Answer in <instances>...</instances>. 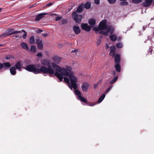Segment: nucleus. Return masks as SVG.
Wrapping results in <instances>:
<instances>
[{
  "label": "nucleus",
  "mask_w": 154,
  "mask_h": 154,
  "mask_svg": "<svg viewBox=\"0 0 154 154\" xmlns=\"http://www.w3.org/2000/svg\"><path fill=\"white\" fill-rule=\"evenodd\" d=\"M51 65L54 69L56 71L54 74L58 78L60 82L62 81L63 76L69 77L70 75L73 74L70 66H66V68H61L54 63H52Z\"/></svg>",
  "instance_id": "nucleus-1"
},
{
  "label": "nucleus",
  "mask_w": 154,
  "mask_h": 154,
  "mask_svg": "<svg viewBox=\"0 0 154 154\" xmlns=\"http://www.w3.org/2000/svg\"><path fill=\"white\" fill-rule=\"evenodd\" d=\"M25 69L29 72H32L35 74H38L42 72L45 74H48L53 75L54 71L52 69L51 66L48 67V69L46 66H42L40 69L36 68V66L34 64L28 65L25 68Z\"/></svg>",
  "instance_id": "nucleus-2"
},
{
  "label": "nucleus",
  "mask_w": 154,
  "mask_h": 154,
  "mask_svg": "<svg viewBox=\"0 0 154 154\" xmlns=\"http://www.w3.org/2000/svg\"><path fill=\"white\" fill-rule=\"evenodd\" d=\"M71 85L73 86L74 89L75 90L77 88L76 82L78 81V79L73 75V74L70 75L69 76Z\"/></svg>",
  "instance_id": "nucleus-3"
},
{
  "label": "nucleus",
  "mask_w": 154,
  "mask_h": 154,
  "mask_svg": "<svg viewBox=\"0 0 154 154\" xmlns=\"http://www.w3.org/2000/svg\"><path fill=\"white\" fill-rule=\"evenodd\" d=\"M72 17L74 18L75 22L77 23L80 22L82 18V16L81 14H78L76 12H73L72 14Z\"/></svg>",
  "instance_id": "nucleus-4"
},
{
  "label": "nucleus",
  "mask_w": 154,
  "mask_h": 154,
  "mask_svg": "<svg viewBox=\"0 0 154 154\" xmlns=\"http://www.w3.org/2000/svg\"><path fill=\"white\" fill-rule=\"evenodd\" d=\"M75 94L76 95H78L79 99L81 101L84 103L87 102V100L81 95V93L80 91L78 90H75Z\"/></svg>",
  "instance_id": "nucleus-5"
},
{
  "label": "nucleus",
  "mask_w": 154,
  "mask_h": 154,
  "mask_svg": "<svg viewBox=\"0 0 154 154\" xmlns=\"http://www.w3.org/2000/svg\"><path fill=\"white\" fill-rule=\"evenodd\" d=\"M21 32V31H15L14 32H11L9 33H8L7 32L6 33H4L2 34H1L0 35V38L1 37H7L8 36L14 34H17V33H20Z\"/></svg>",
  "instance_id": "nucleus-6"
},
{
  "label": "nucleus",
  "mask_w": 154,
  "mask_h": 154,
  "mask_svg": "<svg viewBox=\"0 0 154 154\" xmlns=\"http://www.w3.org/2000/svg\"><path fill=\"white\" fill-rule=\"evenodd\" d=\"M106 20H104L101 21L99 24V28L100 30H104L106 29L107 26Z\"/></svg>",
  "instance_id": "nucleus-7"
},
{
  "label": "nucleus",
  "mask_w": 154,
  "mask_h": 154,
  "mask_svg": "<svg viewBox=\"0 0 154 154\" xmlns=\"http://www.w3.org/2000/svg\"><path fill=\"white\" fill-rule=\"evenodd\" d=\"M82 29L87 32H89L91 30V27L88 25L87 23H83L81 25Z\"/></svg>",
  "instance_id": "nucleus-8"
},
{
  "label": "nucleus",
  "mask_w": 154,
  "mask_h": 154,
  "mask_svg": "<svg viewBox=\"0 0 154 154\" xmlns=\"http://www.w3.org/2000/svg\"><path fill=\"white\" fill-rule=\"evenodd\" d=\"M153 0H145V1L142 3V6L144 7H147L150 6Z\"/></svg>",
  "instance_id": "nucleus-9"
},
{
  "label": "nucleus",
  "mask_w": 154,
  "mask_h": 154,
  "mask_svg": "<svg viewBox=\"0 0 154 154\" xmlns=\"http://www.w3.org/2000/svg\"><path fill=\"white\" fill-rule=\"evenodd\" d=\"M36 43L37 44V47L39 49H42L43 48V41L40 40L39 39H36Z\"/></svg>",
  "instance_id": "nucleus-10"
},
{
  "label": "nucleus",
  "mask_w": 154,
  "mask_h": 154,
  "mask_svg": "<svg viewBox=\"0 0 154 154\" xmlns=\"http://www.w3.org/2000/svg\"><path fill=\"white\" fill-rule=\"evenodd\" d=\"M48 14L47 13H42L39 14L36 17L35 20L38 21L44 17L45 15Z\"/></svg>",
  "instance_id": "nucleus-11"
},
{
  "label": "nucleus",
  "mask_w": 154,
  "mask_h": 154,
  "mask_svg": "<svg viewBox=\"0 0 154 154\" xmlns=\"http://www.w3.org/2000/svg\"><path fill=\"white\" fill-rule=\"evenodd\" d=\"M83 9V3H82L79 5L77 7L76 10L74 12H76V13H81Z\"/></svg>",
  "instance_id": "nucleus-12"
},
{
  "label": "nucleus",
  "mask_w": 154,
  "mask_h": 154,
  "mask_svg": "<svg viewBox=\"0 0 154 154\" xmlns=\"http://www.w3.org/2000/svg\"><path fill=\"white\" fill-rule=\"evenodd\" d=\"M106 32L108 33L109 32L110 34H112L113 33L114 31V29L111 26H106Z\"/></svg>",
  "instance_id": "nucleus-13"
},
{
  "label": "nucleus",
  "mask_w": 154,
  "mask_h": 154,
  "mask_svg": "<svg viewBox=\"0 0 154 154\" xmlns=\"http://www.w3.org/2000/svg\"><path fill=\"white\" fill-rule=\"evenodd\" d=\"M89 87L88 84L87 82L84 83L82 86V88L84 91H86Z\"/></svg>",
  "instance_id": "nucleus-14"
},
{
  "label": "nucleus",
  "mask_w": 154,
  "mask_h": 154,
  "mask_svg": "<svg viewBox=\"0 0 154 154\" xmlns=\"http://www.w3.org/2000/svg\"><path fill=\"white\" fill-rule=\"evenodd\" d=\"M154 37V28L149 32L147 39L151 40Z\"/></svg>",
  "instance_id": "nucleus-15"
},
{
  "label": "nucleus",
  "mask_w": 154,
  "mask_h": 154,
  "mask_svg": "<svg viewBox=\"0 0 154 154\" xmlns=\"http://www.w3.org/2000/svg\"><path fill=\"white\" fill-rule=\"evenodd\" d=\"M52 59L56 63L59 64L61 61V58L57 56H55L53 57Z\"/></svg>",
  "instance_id": "nucleus-16"
},
{
  "label": "nucleus",
  "mask_w": 154,
  "mask_h": 154,
  "mask_svg": "<svg viewBox=\"0 0 154 154\" xmlns=\"http://www.w3.org/2000/svg\"><path fill=\"white\" fill-rule=\"evenodd\" d=\"M73 30L76 34H78L81 32V30L79 26H75L73 27Z\"/></svg>",
  "instance_id": "nucleus-17"
},
{
  "label": "nucleus",
  "mask_w": 154,
  "mask_h": 154,
  "mask_svg": "<svg viewBox=\"0 0 154 154\" xmlns=\"http://www.w3.org/2000/svg\"><path fill=\"white\" fill-rule=\"evenodd\" d=\"M15 66V68L17 69H18L19 71H21V68L22 66V64L21 62L18 61L17 62Z\"/></svg>",
  "instance_id": "nucleus-18"
},
{
  "label": "nucleus",
  "mask_w": 154,
  "mask_h": 154,
  "mask_svg": "<svg viewBox=\"0 0 154 154\" xmlns=\"http://www.w3.org/2000/svg\"><path fill=\"white\" fill-rule=\"evenodd\" d=\"M120 56L118 54H116L115 56V60L116 63H119L120 61Z\"/></svg>",
  "instance_id": "nucleus-19"
},
{
  "label": "nucleus",
  "mask_w": 154,
  "mask_h": 154,
  "mask_svg": "<svg viewBox=\"0 0 154 154\" xmlns=\"http://www.w3.org/2000/svg\"><path fill=\"white\" fill-rule=\"evenodd\" d=\"M20 45L22 48L25 49L27 51H28L29 50V48L27 45L24 42H22L20 44Z\"/></svg>",
  "instance_id": "nucleus-20"
},
{
  "label": "nucleus",
  "mask_w": 154,
  "mask_h": 154,
  "mask_svg": "<svg viewBox=\"0 0 154 154\" xmlns=\"http://www.w3.org/2000/svg\"><path fill=\"white\" fill-rule=\"evenodd\" d=\"M91 6V3L89 2H87L85 4H83V7L86 9H89Z\"/></svg>",
  "instance_id": "nucleus-21"
},
{
  "label": "nucleus",
  "mask_w": 154,
  "mask_h": 154,
  "mask_svg": "<svg viewBox=\"0 0 154 154\" xmlns=\"http://www.w3.org/2000/svg\"><path fill=\"white\" fill-rule=\"evenodd\" d=\"M41 63L43 65H44L46 66H50V65H49L50 63V61H49V60H44L42 61ZM48 68H47V69H48Z\"/></svg>",
  "instance_id": "nucleus-22"
},
{
  "label": "nucleus",
  "mask_w": 154,
  "mask_h": 154,
  "mask_svg": "<svg viewBox=\"0 0 154 154\" xmlns=\"http://www.w3.org/2000/svg\"><path fill=\"white\" fill-rule=\"evenodd\" d=\"M11 73L13 75H15L16 73L15 68L14 67H11L10 69Z\"/></svg>",
  "instance_id": "nucleus-23"
},
{
  "label": "nucleus",
  "mask_w": 154,
  "mask_h": 154,
  "mask_svg": "<svg viewBox=\"0 0 154 154\" xmlns=\"http://www.w3.org/2000/svg\"><path fill=\"white\" fill-rule=\"evenodd\" d=\"M115 68L117 72H120L121 71V67L119 63H116L115 65Z\"/></svg>",
  "instance_id": "nucleus-24"
},
{
  "label": "nucleus",
  "mask_w": 154,
  "mask_h": 154,
  "mask_svg": "<svg viewBox=\"0 0 154 154\" xmlns=\"http://www.w3.org/2000/svg\"><path fill=\"white\" fill-rule=\"evenodd\" d=\"M29 43L30 44H34L35 43L34 36L33 35L31 36L29 38Z\"/></svg>",
  "instance_id": "nucleus-25"
},
{
  "label": "nucleus",
  "mask_w": 154,
  "mask_h": 154,
  "mask_svg": "<svg viewBox=\"0 0 154 154\" xmlns=\"http://www.w3.org/2000/svg\"><path fill=\"white\" fill-rule=\"evenodd\" d=\"M109 38L112 42L115 41L117 39V36L115 35H111L109 36Z\"/></svg>",
  "instance_id": "nucleus-26"
},
{
  "label": "nucleus",
  "mask_w": 154,
  "mask_h": 154,
  "mask_svg": "<svg viewBox=\"0 0 154 154\" xmlns=\"http://www.w3.org/2000/svg\"><path fill=\"white\" fill-rule=\"evenodd\" d=\"M3 67H4L5 69L8 68L11 66L10 63L9 62H6L2 64Z\"/></svg>",
  "instance_id": "nucleus-27"
},
{
  "label": "nucleus",
  "mask_w": 154,
  "mask_h": 154,
  "mask_svg": "<svg viewBox=\"0 0 154 154\" xmlns=\"http://www.w3.org/2000/svg\"><path fill=\"white\" fill-rule=\"evenodd\" d=\"M105 97V94H103L100 97L98 100V103H101L104 99Z\"/></svg>",
  "instance_id": "nucleus-28"
},
{
  "label": "nucleus",
  "mask_w": 154,
  "mask_h": 154,
  "mask_svg": "<svg viewBox=\"0 0 154 154\" xmlns=\"http://www.w3.org/2000/svg\"><path fill=\"white\" fill-rule=\"evenodd\" d=\"M118 79V76H117L114 77L113 79L109 82L110 84H112L115 83L117 80Z\"/></svg>",
  "instance_id": "nucleus-29"
},
{
  "label": "nucleus",
  "mask_w": 154,
  "mask_h": 154,
  "mask_svg": "<svg viewBox=\"0 0 154 154\" xmlns=\"http://www.w3.org/2000/svg\"><path fill=\"white\" fill-rule=\"evenodd\" d=\"M88 23L91 25H94L95 24L96 22L95 20L91 19L88 21Z\"/></svg>",
  "instance_id": "nucleus-30"
},
{
  "label": "nucleus",
  "mask_w": 154,
  "mask_h": 154,
  "mask_svg": "<svg viewBox=\"0 0 154 154\" xmlns=\"http://www.w3.org/2000/svg\"><path fill=\"white\" fill-rule=\"evenodd\" d=\"M30 50L32 52L35 53L36 51V48L35 45H32L31 46Z\"/></svg>",
  "instance_id": "nucleus-31"
},
{
  "label": "nucleus",
  "mask_w": 154,
  "mask_h": 154,
  "mask_svg": "<svg viewBox=\"0 0 154 154\" xmlns=\"http://www.w3.org/2000/svg\"><path fill=\"white\" fill-rule=\"evenodd\" d=\"M67 23L66 20L64 19H62L60 21H59V23L60 24L62 25L66 23Z\"/></svg>",
  "instance_id": "nucleus-32"
},
{
  "label": "nucleus",
  "mask_w": 154,
  "mask_h": 154,
  "mask_svg": "<svg viewBox=\"0 0 154 154\" xmlns=\"http://www.w3.org/2000/svg\"><path fill=\"white\" fill-rule=\"evenodd\" d=\"M109 55L110 56H112V57H114L116 55L115 51H110Z\"/></svg>",
  "instance_id": "nucleus-33"
},
{
  "label": "nucleus",
  "mask_w": 154,
  "mask_h": 154,
  "mask_svg": "<svg viewBox=\"0 0 154 154\" xmlns=\"http://www.w3.org/2000/svg\"><path fill=\"white\" fill-rule=\"evenodd\" d=\"M132 2L134 4H138L142 2V0H132Z\"/></svg>",
  "instance_id": "nucleus-34"
},
{
  "label": "nucleus",
  "mask_w": 154,
  "mask_h": 154,
  "mask_svg": "<svg viewBox=\"0 0 154 154\" xmlns=\"http://www.w3.org/2000/svg\"><path fill=\"white\" fill-rule=\"evenodd\" d=\"M116 47L118 48H121L122 47V45L121 43L119 42L116 44Z\"/></svg>",
  "instance_id": "nucleus-35"
},
{
  "label": "nucleus",
  "mask_w": 154,
  "mask_h": 154,
  "mask_svg": "<svg viewBox=\"0 0 154 154\" xmlns=\"http://www.w3.org/2000/svg\"><path fill=\"white\" fill-rule=\"evenodd\" d=\"M128 3L127 2L124 1L123 2H121L120 3V4L121 6L127 5H128Z\"/></svg>",
  "instance_id": "nucleus-36"
},
{
  "label": "nucleus",
  "mask_w": 154,
  "mask_h": 154,
  "mask_svg": "<svg viewBox=\"0 0 154 154\" xmlns=\"http://www.w3.org/2000/svg\"><path fill=\"white\" fill-rule=\"evenodd\" d=\"M99 33L100 34H102L105 35H108L107 32L106 31H100Z\"/></svg>",
  "instance_id": "nucleus-37"
},
{
  "label": "nucleus",
  "mask_w": 154,
  "mask_h": 154,
  "mask_svg": "<svg viewBox=\"0 0 154 154\" xmlns=\"http://www.w3.org/2000/svg\"><path fill=\"white\" fill-rule=\"evenodd\" d=\"M108 2L110 4L115 3L116 2V0H107Z\"/></svg>",
  "instance_id": "nucleus-38"
},
{
  "label": "nucleus",
  "mask_w": 154,
  "mask_h": 154,
  "mask_svg": "<svg viewBox=\"0 0 154 154\" xmlns=\"http://www.w3.org/2000/svg\"><path fill=\"white\" fill-rule=\"evenodd\" d=\"M22 31L24 32V34L23 35V37L24 39H25L27 36L26 32L23 29L22 30Z\"/></svg>",
  "instance_id": "nucleus-39"
},
{
  "label": "nucleus",
  "mask_w": 154,
  "mask_h": 154,
  "mask_svg": "<svg viewBox=\"0 0 154 154\" xmlns=\"http://www.w3.org/2000/svg\"><path fill=\"white\" fill-rule=\"evenodd\" d=\"M64 81L65 82L67 83H69V79L68 78L65 77L64 78Z\"/></svg>",
  "instance_id": "nucleus-40"
},
{
  "label": "nucleus",
  "mask_w": 154,
  "mask_h": 154,
  "mask_svg": "<svg viewBox=\"0 0 154 154\" xmlns=\"http://www.w3.org/2000/svg\"><path fill=\"white\" fill-rule=\"evenodd\" d=\"M14 30V29H11V28L8 29L7 30V33H9L13 31Z\"/></svg>",
  "instance_id": "nucleus-41"
},
{
  "label": "nucleus",
  "mask_w": 154,
  "mask_h": 154,
  "mask_svg": "<svg viewBox=\"0 0 154 154\" xmlns=\"http://www.w3.org/2000/svg\"><path fill=\"white\" fill-rule=\"evenodd\" d=\"M85 103H86L87 105L88 106H93L95 105V103H91L89 102H88V101H87V102Z\"/></svg>",
  "instance_id": "nucleus-42"
},
{
  "label": "nucleus",
  "mask_w": 154,
  "mask_h": 154,
  "mask_svg": "<svg viewBox=\"0 0 154 154\" xmlns=\"http://www.w3.org/2000/svg\"><path fill=\"white\" fill-rule=\"evenodd\" d=\"M110 51H115L116 50V47L115 46H112L110 47Z\"/></svg>",
  "instance_id": "nucleus-43"
},
{
  "label": "nucleus",
  "mask_w": 154,
  "mask_h": 154,
  "mask_svg": "<svg viewBox=\"0 0 154 154\" xmlns=\"http://www.w3.org/2000/svg\"><path fill=\"white\" fill-rule=\"evenodd\" d=\"M62 18L61 17L57 16L55 17V20L56 21H58L59 20H60Z\"/></svg>",
  "instance_id": "nucleus-44"
},
{
  "label": "nucleus",
  "mask_w": 154,
  "mask_h": 154,
  "mask_svg": "<svg viewBox=\"0 0 154 154\" xmlns=\"http://www.w3.org/2000/svg\"><path fill=\"white\" fill-rule=\"evenodd\" d=\"M93 30L96 31H98L99 30H100V28H99V26L98 27H94L93 28Z\"/></svg>",
  "instance_id": "nucleus-45"
},
{
  "label": "nucleus",
  "mask_w": 154,
  "mask_h": 154,
  "mask_svg": "<svg viewBox=\"0 0 154 154\" xmlns=\"http://www.w3.org/2000/svg\"><path fill=\"white\" fill-rule=\"evenodd\" d=\"M112 86L111 85L109 87L106 91H105V93H107L112 88Z\"/></svg>",
  "instance_id": "nucleus-46"
},
{
  "label": "nucleus",
  "mask_w": 154,
  "mask_h": 154,
  "mask_svg": "<svg viewBox=\"0 0 154 154\" xmlns=\"http://www.w3.org/2000/svg\"><path fill=\"white\" fill-rule=\"evenodd\" d=\"M94 3L96 5H99L100 4V0H94Z\"/></svg>",
  "instance_id": "nucleus-47"
},
{
  "label": "nucleus",
  "mask_w": 154,
  "mask_h": 154,
  "mask_svg": "<svg viewBox=\"0 0 154 154\" xmlns=\"http://www.w3.org/2000/svg\"><path fill=\"white\" fill-rule=\"evenodd\" d=\"M37 56L38 57H42V54L41 53H38L37 54Z\"/></svg>",
  "instance_id": "nucleus-48"
},
{
  "label": "nucleus",
  "mask_w": 154,
  "mask_h": 154,
  "mask_svg": "<svg viewBox=\"0 0 154 154\" xmlns=\"http://www.w3.org/2000/svg\"><path fill=\"white\" fill-rule=\"evenodd\" d=\"M42 31H43L42 30L39 29L38 30L36 31V33L39 34L41 33Z\"/></svg>",
  "instance_id": "nucleus-49"
},
{
  "label": "nucleus",
  "mask_w": 154,
  "mask_h": 154,
  "mask_svg": "<svg viewBox=\"0 0 154 154\" xmlns=\"http://www.w3.org/2000/svg\"><path fill=\"white\" fill-rule=\"evenodd\" d=\"M112 73L113 75H116V72L115 70H113L112 71Z\"/></svg>",
  "instance_id": "nucleus-50"
},
{
  "label": "nucleus",
  "mask_w": 154,
  "mask_h": 154,
  "mask_svg": "<svg viewBox=\"0 0 154 154\" xmlns=\"http://www.w3.org/2000/svg\"><path fill=\"white\" fill-rule=\"evenodd\" d=\"M53 5V4L52 3L50 2L48 3L47 4V6H49L52 5Z\"/></svg>",
  "instance_id": "nucleus-51"
},
{
  "label": "nucleus",
  "mask_w": 154,
  "mask_h": 154,
  "mask_svg": "<svg viewBox=\"0 0 154 154\" xmlns=\"http://www.w3.org/2000/svg\"><path fill=\"white\" fill-rule=\"evenodd\" d=\"M48 35L47 33L43 34L42 35L44 37H46Z\"/></svg>",
  "instance_id": "nucleus-52"
},
{
  "label": "nucleus",
  "mask_w": 154,
  "mask_h": 154,
  "mask_svg": "<svg viewBox=\"0 0 154 154\" xmlns=\"http://www.w3.org/2000/svg\"><path fill=\"white\" fill-rule=\"evenodd\" d=\"M98 40H99V41L97 43V45H99L100 44V42L101 41V40L100 39H99Z\"/></svg>",
  "instance_id": "nucleus-53"
},
{
  "label": "nucleus",
  "mask_w": 154,
  "mask_h": 154,
  "mask_svg": "<svg viewBox=\"0 0 154 154\" xmlns=\"http://www.w3.org/2000/svg\"><path fill=\"white\" fill-rule=\"evenodd\" d=\"M98 84H97L94 85V88H96L98 86Z\"/></svg>",
  "instance_id": "nucleus-54"
},
{
  "label": "nucleus",
  "mask_w": 154,
  "mask_h": 154,
  "mask_svg": "<svg viewBox=\"0 0 154 154\" xmlns=\"http://www.w3.org/2000/svg\"><path fill=\"white\" fill-rule=\"evenodd\" d=\"M3 67V66L2 64L0 63V69H2Z\"/></svg>",
  "instance_id": "nucleus-55"
},
{
  "label": "nucleus",
  "mask_w": 154,
  "mask_h": 154,
  "mask_svg": "<svg viewBox=\"0 0 154 154\" xmlns=\"http://www.w3.org/2000/svg\"><path fill=\"white\" fill-rule=\"evenodd\" d=\"M69 88L71 89V90H72V88H73V86L72 85H69Z\"/></svg>",
  "instance_id": "nucleus-56"
},
{
  "label": "nucleus",
  "mask_w": 154,
  "mask_h": 154,
  "mask_svg": "<svg viewBox=\"0 0 154 154\" xmlns=\"http://www.w3.org/2000/svg\"><path fill=\"white\" fill-rule=\"evenodd\" d=\"M152 49L151 48H150L149 49V51L151 53V54H152Z\"/></svg>",
  "instance_id": "nucleus-57"
},
{
  "label": "nucleus",
  "mask_w": 154,
  "mask_h": 154,
  "mask_svg": "<svg viewBox=\"0 0 154 154\" xmlns=\"http://www.w3.org/2000/svg\"><path fill=\"white\" fill-rule=\"evenodd\" d=\"M147 27L146 26H143V30L144 31L146 28Z\"/></svg>",
  "instance_id": "nucleus-58"
},
{
  "label": "nucleus",
  "mask_w": 154,
  "mask_h": 154,
  "mask_svg": "<svg viewBox=\"0 0 154 154\" xmlns=\"http://www.w3.org/2000/svg\"><path fill=\"white\" fill-rule=\"evenodd\" d=\"M36 5L35 4H34V5H32V6H31L30 8H33V7H35V6H36Z\"/></svg>",
  "instance_id": "nucleus-59"
},
{
  "label": "nucleus",
  "mask_w": 154,
  "mask_h": 154,
  "mask_svg": "<svg viewBox=\"0 0 154 154\" xmlns=\"http://www.w3.org/2000/svg\"><path fill=\"white\" fill-rule=\"evenodd\" d=\"M101 82H102V80L100 79L98 81V83L97 84H98L101 83Z\"/></svg>",
  "instance_id": "nucleus-60"
},
{
  "label": "nucleus",
  "mask_w": 154,
  "mask_h": 154,
  "mask_svg": "<svg viewBox=\"0 0 154 154\" xmlns=\"http://www.w3.org/2000/svg\"><path fill=\"white\" fill-rule=\"evenodd\" d=\"M14 37L15 38H18V35H14Z\"/></svg>",
  "instance_id": "nucleus-61"
},
{
  "label": "nucleus",
  "mask_w": 154,
  "mask_h": 154,
  "mask_svg": "<svg viewBox=\"0 0 154 154\" xmlns=\"http://www.w3.org/2000/svg\"><path fill=\"white\" fill-rule=\"evenodd\" d=\"M4 45L2 44H0V46H4Z\"/></svg>",
  "instance_id": "nucleus-62"
},
{
  "label": "nucleus",
  "mask_w": 154,
  "mask_h": 154,
  "mask_svg": "<svg viewBox=\"0 0 154 154\" xmlns=\"http://www.w3.org/2000/svg\"><path fill=\"white\" fill-rule=\"evenodd\" d=\"M2 8H0V12H1L2 10Z\"/></svg>",
  "instance_id": "nucleus-63"
},
{
  "label": "nucleus",
  "mask_w": 154,
  "mask_h": 154,
  "mask_svg": "<svg viewBox=\"0 0 154 154\" xmlns=\"http://www.w3.org/2000/svg\"><path fill=\"white\" fill-rule=\"evenodd\" d=\"M100 38H103V36L102 35H100Z\"/></svg>",
  "instance_id": "nucleus-64"
}]
</instances>
